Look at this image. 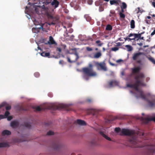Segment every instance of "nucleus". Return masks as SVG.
<instances>
[{"label": "nucleus", "mask_w": 155, "mask_h": 155, "mask_svg": "<svg viewBox=\"0 0 155 155\" xmlns=\"http://www.w3.org/2000/svg\"><path fill=\"white\" fill-rule=\"evenodd\" d=\"M132 73L135 75L136 73L138 74L135 75L134 77V79L136 80L135 82L133 84H128L127 85V87L134 89L136 91L140 94V97L142 99L145 100L146 97L144 94L143 91L139 89L140 86H145L146 84L143 82L145 78V75L143 73L140 72L141 68L140 66L135 67L132 68Z\"/></svg>", "instance_id": "1"}, {"label": "nucleus", "mask_w": 155, "mask_h": 155, "mask_svg": "<svg viewBox=\"0 0 155 155\" xmlns=\"http://www.w3.org/2000/svg\"><path fill=\"white\" fill-rule=\"evenodd\" d=\"M122 134L129 136L128 141L133 145L134 147H142L139 143L140 141L137 138V134L134 130L123 129L121 131Z\"/></svg>", "instance_id": "2"}, {"label": "nucleus", "mask_w": 155, "mask_h": 155, "mask_svg": "<svg viewBox=\"0 0 155 155\" xmlns=\"http://www.w3.org/2000/svg\"><path fill=\"white\" fill-rule=\"evenodd\" d=\"M93 65L91 64H89L88 67L83 68L82 69L83 73V78L86 80L89 79V77H94L97 76L96 72L93 70Z\"/></svg>", "instance_id": "3"}, {"label": "nucleus", "mask_w": 155, "mask_h": 155, "mask_svg": "<svg viewBox=\"0 0 155 155\" xmlns=\"http://www.w3.org/2000/svg\"><path fill=\"white\" fill-rule=\"evenodd\" d=\"M144 54L143 52H138L134 53L132 55V59L138 64H141L142 60L144 58L141 57V55Z\"/></svg>", "instance_id": "4"}, {"label": "nucleus", "mask_w": 155, "mask_h": 155, "mask_svg": "<svg viewBox=\"0 0 155 155\" xmlns=\"http://www.w3.org/2000/svg\"><path fill=\"white\" fill-rule=\"evenodd\" d=\"M61 145L59 142H56L53 143L52 147L54 150H59L61 148Z\"/></svg>", "instance_id": "5"}, {"label": "nucleus", "mask_w": 155, "mask_h": 155, "mask_svg": "<svg viewBox=\"0 0 155 155\" xmlns=\"http://www.w3.org/2000/svg\"><path fill=\"white\" fill-rule=\"evenodd\" d=\"M142 34V33H139L138 34L130 33L129 35V36H134V37L133 38V40H134L136 38H137L138 39H137V40L138 41L139 39V38L141 37Z\"/></svg>", "instance_id": "6"}, {"label": "nucleus", "mask_w": 155, "mask_h": 155, "mask_svg": "<svg viewBox=\"0 0 155 155\" xmlns=\"http://www.w3.org/2000/svg\"><path fill=\"white\" fill-rule=\"evenodd\" d=\"M108 84L110 87H112L113 86L118 85V82L116 80H112L109 81Z\"/></svg>", "instance_id": "7"}, {"label": "nucleus", "mask_w": 155, "mask_h": 155, "mask_svg": "<svg viewBox=\"0 0 155 155\" xmlns=\"http://www.w3.org/2000/svg\"><path fill=\"white\" fill-rule=\"evenodd\" d=\"M74 55L75 56V58L74 60H72L71 61L70 60V58L68 57H67V58L68 60V61L70 63H73V62H76L78 59L79 58V57L78 55V54L77 52H75L74 54Z\"/></svg>", "instance_id": "8"}, {"label": "nucleus", "mask_w": 155, "mask_h": 155, "mask_svg": "<svg viewBox=\"0 0 155 155\" xmlns=\"http://www.w3.org/2000/svg\"><path fill=\"white\" fill-rule=\"evenodd\" d=\"M60 107L64 108L65 107V105H63L59 107V106H55L54 105H51L48 106L47 108L48 109H58Z\"/></svg>", "instance_id": "9"}, {"label": "nucleus", "mask_w": 155, "mask_h": 155, "mask_svg": "<svg viewBox=\"0 0 155 155\" xmlns=\"http://www.w3.org/2000/svg\"><path fill=\"white\" fill-rule=\"evenodd\" d=\"M147 148L148 151L150 153H153L155 151V147L153 145H148Z\"/></svg>", "instance_id": "10"}, {"label": "nucleus", "mask_w": 155, "mask_h": 155, "mask_svg": "<svg viewBox=\"0 0 155 155\" xmlns=\"http://www.w3.org/2000/svg\"><path fill=\"white\" fill-rule=\"evenodd\" d=\"M6 110H10L11 108V106L10 105H8L5 102H3L0 105V108L3 107L5 106Z\"/></svg>", "instance_id": "11"}, {"label": "nucleus", "mask_w": 155, "mask_h": 155, "mask_svg": "<svg viewBox=\"0 0 155 155\" xmlns=\"http://www.w3.org/2000/svg\"><path fill=\"white\" fill-rule=\"evenodd\" d=\"M121 3L120 0H112L110 1V3L111 5H119V3Z\"/></svg>", "instance_id": "12"}, {"label": "nucleus", "mask_w": 155, "mask_h": 155, "mask_svg": "<svg viewBox=\"0 0 155 155\" xmlns=\"http://www.w3.org/2000/svg\"><path fill=\"white\" fill-rule=\"evenodd\" d=\"M59 5V2L57 0H53V1L51 3V5L54 6L55 8L58 7Z\"/></svg>", "instance_id": "13"}, {"label": "nucleus", "mask_w": 155, "mask_h": 155, "mask_svg": "<svg viewBox=\"0 0 155 155\" xmlns=\"http://www.w3.org/2000/svg\"><path fill=\"white\" fill-rule=\"evenodd\" d=\"M147 101L149 106L151 107H155V100H153L152 101L147 100Z\"/></svg>", "instance_id": "14"}, {"label": "nucleus", "mask_w": 155, "mask_h": 155, "mask_svg": "<svg viewBox=\"0 0 155 155\" xmlns=\"http://www.w3.org/2000/svg\"><path fill=\"white\" fill-rule=\"evenodd\" d=\"M19 125V123L17 121H13L12 122L11 124V126L13 128H16Z\"/></svg>", "instance_id": "15"}, {"label": "nucleus", "mask_w": 155, "mask_h": 155, "mask_svg": "<svg viewBox=\"0 0 155 155\" xmlns=\"http://www.w3.org/2000/svg\"><path fill=\"white\" fill-rule=\"evenodd\" d=\"M96 65L97 66L100 67L104 71H106L107 70L106 67L105 66V65L103 64L99 63H97Z\"/></svg>", "instance_id": "16"}, {"label": "nucleus", "mask_w": 155, "mask_h": 155, "mask_svg": "<svg viewBox=\"0 0 155 155\" xmlns=\"http://www.w3.org/2000/svg\"><path fill=\"white\" fill-rule=\"evenodd\" d=\"M100 134L106 140H109L111 141V140L110 138L108 137L107 135H105L103 132L102 131H100Z\"/></svg>", "instance_id": "17"}, {"label": "nucleus", "mask_w": 155, "mask_h": 155, "mask_svg": "<svg viewBox=\"0 0 155 155\" xmlns=\"http://www.w3.org/2000/svg\"><path fill=\"white\" fill-rule=\"evenodd\" d=\"M41 28L42 26H41L39 27L33 28L32 30L33 33H37L39 32L40 29Z\"/></svg>", "instance_id": "18"}, {"label": "nucleus", "mask_w": 155, "mask_h": 155, "mask_svg": "<svg viewBox=\"0 0 155 155\" xmlns=\"http://www.w3.org/2000/svg\"><path fill=\"white\" fill-rule=\"evenodd\" d=\"M102 55V54L101 52L96 53L94 54L93 58H98Z\"/></svg>", "instance_id": "19"}, {"label": "nucleus", "mask_w": 155, "mask_h": 155, "mask_svg": "<svg viewBox=\"0 0 155 155\" xmlns=\"http://www.w3.org/2000/svg\"><path fill=\"white\" fill-rule=\"evenodd\" d=\"M117 119V118L115 117H114L113 116H110L108 119H107L106 122L107 123H110V121L114 120Z\"/></svg>", "instance_id": "20"}, {"label": "nucleus", "mask_w": 155, "mask_h": 155, "mask_svg": "<svg viewBox=\"0 0 155 155\" xmlns=\"http://www.w3.org/2000/svg\"><path fill=\"white\" fill-rule=\"evenodd\" d=\"M76 122L78 124L80 125H86V123L84 121L80 119L77 120Z\"/></svg>", "instance_id": "21"}, {"label": "nucleus", "mask_w": 155, "mask_h": 155, "mask_svg": "<svg viewBox=\"0 0 155 155\" xmlns=\"http://www.w3.org/2000/svg\"><path fill=\"white\" fill-rule=\"evenodd\" d=\"M11 134V132L7 130H3L2 133V134L3 136H5V135H9Z\"/></svg>", "instance_id": "22"}, {"label": "nucleus", "mask_w": 155, "mask_h": 155, "mask_svg": "<svg viewBox=\"0 0 155 155\" xmlns=\"http://www.w3.org/2000/svg\"><path fill=\"white\" fill-rule=\"evenodd\" d=\"M9 147V144L6 143H0V147Z\"/></svg>", "instance_id": "23"}, {"label": "nucleus", "mask_w": 155, "mask_h": 155, "mask_svg": "<svg viewBox=\"0 0 155 155\" xmlns=\"http://www.w3.org/2000/svg\"><path fill=\"white\" fill-rule=\"evenodd\" d=\"M41 55L43 57H48L49 58L50 54L49 52H43L41 53Z\"/></svg>", "instance_id": "24"}, {"label": "nucleus", "mask_w": 155, "mask_h": 155, "mask_svg": "<svg viewBox=\"0 0 155 155\" xmlns=\"http://www.w3.org/2000/svg\"><path fill=\"white\" fill-rule=\"evenodd\" d=\"M49 41L48 43L50 44H54L55 43V42L54 40V39L52 36H50L49 38Z\"/></svg>", "instance_id": "25"}, {"label": "nucleus", "mask_w": 155, "mask_h": 155, "mask_svg": "<svg viewBox=\"0 0 155 155\" xmlns=\"http://www.w3.org/2000/svg\"><path fill=\"white\" fill-rule=\"evenodd\" d=\"M116 16V14L114 11H110V14L109 15V16L110 17H112L113 19H114V18Z\"/></svg>", "instance_id": "26"}, {"label": "nucleus", "mask_w": 155, "mask_h": 155, "mask_svg": "<svg viewBox=\"0 0 155 155\" xmlns=\"http://www.w3.org/2000/svg\"><path fill=\"white\" fill-rule=\"evenodd\" d=\"M127 49V50L128 51H131L133 50V48L132 46L129 45H127L125 46Z\"/></svg>", "instance_id": "27"}, {"label": "nucleus", "mask_w": 155, "mask_h": 155, "mask_svg": "<svg viewBox=\"0 0 155 155\" xmlns=\"http://www.w3.org/2000/svg\"><path fill=\"white\" fill-rule=\"evenodd\" d=\"M136 13L137 14L139 13H142L143 11V10L142 9H140V7H138L136 8Z\"/></svg>", "instance_id": "28"}, {"label": "nucleus", "mask_w": 155, "mask_h": 155, "mask_svg": "<svg viewBox=\"0 0 155 155\" xmlns=\"http://www.w3.org/2000/svg\"><path fill=\"white\" fill-rule=\"evenodd\" d=\"M135 27V21L134 20H132L130 22V27L132 28H134Z\"/></svg>", "instance_id": "29"}, {"label": "nucleus", "mask_w": 155, "mask_h": 155, "mask_svg": "<svg viewBox=\"0 0 155 155\" xmlns=\"http://www.w3.org/2000/svg\"><path fill=\"white\" fill-rule=\"evenodd\" d=\"M96 43L97 44V46L99 47L101 46L103 44V43H101L100 40L96 41Z\"/></svg>", "instance_id": "30"}, {"label": "nucleus", "mask_w": 155, "mask_h": 155, "mask_svg": "<svg viewBox=\"0 0 155 155\" xmlns=\"http://www.w3.org/2000/svg\"><path fill=\"white\" fill-rule=\"evenodd\" d=\"M105 29L107 30L111 31L112 29V27L111 25H107Z\"/></svg>", "instance_id": "31"}, {"label": "nucleus", "mask_w": 155, "mask_h": 155, "mask_svg": "<svg viewBox=\"0 0 155 155\" xmlns=\"http://www.w3.org/2000/svg\"><path fill=\"white\" fill-rule=\"evenodd\" d=\"M84 17L87 21H90L91 19V17L88 15H85L84 16Z\"/></svg>", "instance_id": "32"}, {"label": "nucleus", "mask_w": 155, "mask_h": 155, "mask_svg": "<svg viewBox=\"0 0 155 155\" xmlns=\"http://www.w3.org/2000/svg\"><path fill=\"white\" fill-rule=\"evenodd\" d=\"M24 125L25 127L29 128L31 127V125L28 122H25Z\"/></svg>", "instance_id": "33"}, {"label": "nucleus", "mask_w": 155, "mask_h": 155, "mask_svg": "<svg viewBox=\"0 0 155 155\" xmlns=\"http://www.w3.org/2000/svg\"><path fill=\"white\" fill-rule=\"evenodd\" d=\"M127 7V5L124 2H123L122 3V5L121 6V8H123L124 9H125Z\"/></svg>", "instance_id": "34"}, {"label": "nucleus", "mask_w": 155, "mask_h": 155, "mask_svg": "<svg viewBox=\"0 0 155 155\" xmlns=\"http://www.w3.org/2000/svg\"><path fill=\"white\" fill-rule=\"evenodd\" d=\"M43 3L45 5H48L50 3L52 0H44Z\"/></svg>", "instance_id": "35"}, {"label": "nucleus", "mask_w": 155, "mask_h": 155, "mask_svg": "<svg viewBox=\"0 0 155 155\" xmlns=\"http://www.w3.org/2000/svg\"><path fill=\"white\" fill-rule=\"evenodd\" d=\"M33 22L34 24L36 25H40V22L39 21H38L36 19H35L33 21Z\"/></svg>", "instance_id": "36"}, {"label": "nucleus", "mask_w": 155, "mask_h": 155, "mask_svg": "<svg viewBox=\"0 0 155 155\" xmlns=\"http://www.w3.org/2000/svg\"><path fill=\"white\" fill-rule=\"evenodd\" d=\"M148 59L151 61L153 64H155V60L152 57H148Z\"/></svg>", "instance_id": "37"}, {"label": "nucleus", "mask_w": 155, "mask_h": 155, "mask_svg": "<svg viewBox=\"0 0 155 155\" xmlns=\"http://www.w3.org/2000/svg\"><path fill=\"white\" fill-rule=\"evenodd\" d=\"M147 120L148 121L153 120L155 122V116L154 117H152L151 118H147Z\"/></svg>", "instance_id": "38"}, {"label": "nucleus", "mask_w": 155, "mask_h": 155, "mask_svg": "<svg viewBox=\"0 0 155 155\" xmlns=\"http://www.w3.org/2000/svg\"><path fill=\"white\" fill-rule=\"evenodd\" d=\"M33 108L35 109L36 110L38 111H40L42 109L39 106H37L36 107H33Z\"/></svg>", "instance_id": "39"}, {"label": "nucleus", "mask_w": 155, "mask_h": 155, "mask_svg": "<svg viewBox=\"0 0 155 155\" xmlns=\"http://www.w3.org/2000/svg\"><path fill=\"white\" fill-rule=\"evenodd\" d=\"M9 114H10V113L9 111H6L5 112L4 115V116L5 118H6L8 117V116L9 115Z\"/></svg>", "instance_id": "40"}, {"label": "nucleus", "mask_w": 155, "mask_h": 155, "mask_svg": "<svg viewBox=\"0 0 155 155\" xmlns=\"http://www.w3.org/2000/svg\"><path fill=\"white\" fill-rule=\"evenodd\" d=\"M130 37L129 36V35H128V36L126 38H124V39H125V41L126 40H129V41H131L132 40H133V38H130Z\"/></svg>", "instance_id": "41"}, {"label": "nucleus", "mask_w": 155, "mask_h": 155, "mask_svg": "<svg viewBox=\"0 0 155 155\" xmlns=\"http://www.w3.org/2000/svg\"><path fill=\"white\" fill-rule=\"evenodd\" d=\"M119 15L120 18H124L125 17V15L124 14L121 12L119 13Z\"/></svg>", "instance_id": "42"}, {"label": "nucleus", "mask_w": 155, "mask_h": 155, "mask_svg": "<svg viewBox=\"0 0 155 155\" xmlns=\"http://www.w3.org/2000/svg\"><path fill=\"white\" fill-rule=\"evenodd\" d=\"M54 134V132L51 131H49L47 133V135H51Z\"/></svg>", "instance_id": "43"}, {"label": "nucleus", "mask_w": 155, "mask_h": 155, "mask_svg": "<svg viewBox=\"0 0 155 155\" xmlns=\"http://www.w3.org/2000/svg\"><path fill=\"white\" fill-rule=\"evenodd\" d=\"M119 49V48L117 47H115L112 48L111 49V50L113 51H116L118 50Z\"/></svg>", "instance_id": "44"}, {"label": "nucleus", "mask_w": 155, "mask_h": 155, "mask_svg": "<svg viewBox=\"0 0 155 155\" xmlns=\"http://www.w3.org/2000/svg\"><path fill=\"white\" fill-rule=\"evenodd\" d=\"M20 109L21 110L27 111L28 110V107H21Z\"/></svg>", "instance_id": "45"}, {"label": "nucleus", "mask_w": 155, "mask_h": 155, "mask_svg": "<svg viewBox=\"0 0 155 155\" xmlns=\"http://www.w3.org/2000/svg\"><path fill=\"white\" fill-rule=\"evenodd\" d=\"M120 130V129L119 127H116L115 128V131L117 133H118Z\"/></svg>", "instance_id": "46"}, {"label": "nucleus", "mask_w": 155, "mask_h": 155, "mask_svg": "<svg viewBox=\"0 0 155 155\" xmlns=\"http://www.w3.org/2000/svg\"><path fill=\"white\" fill-rule=\"evenodd\" d=\"M91 143L92 145H96V141L94 140H92L91 142Z\"/></svg>", "instance_id": "47"}, {"label": "nucleus", "mask_w": 155, "mask_h": 155, "mask_svg": "<svg viewBox=\"0 0 155 155\" xmlns=\"http://www.w3.org/2000/svg\"><path fill=\"white\" fill-rule=\"evenodd\" d=\"M87 2L89 5H91L93 2V0H87Z\"/></svg>", "instance_id": "48"}, {"label": "nucleus", "mask_w": 155, "mask_h": 155, "mask_svg": "<svg viewBox=\"0 0 155 155\" xmlns=\"http://www.w3.org/2000/svg\"><path fill=\"white\" fill-rule=\"evenodd\" d=\"M34 75L36 77L38 78L40 74L38 72H36L34 74Z\"/></svg>", "instance_id": "49"}, {"label": "nucleus", "mask_w": 155, "mask_h": 155, "mask_svg": "<svg viewBox=\"0 0 155 155\" xmlns=\"http://www.w3.org/2000/svg\"><path fill=\"white\" fill-rule=\"evenodd\" d=\"M86 50L88 51H91L92 50V49L89 47H87L86 48Z\"/></svg>", "instance_id": "50"}, {"label": "nucleus", "mask_w": 155, "mask_h": 155, "mask_svg": "<svg viewBox=\"0 0 155 155\" xmlns=\"http://www.w3.org/2000/svg\"><path fill=\"white\" fill-rule=\"evenodd\" d=\"M47 16L48 18H51V19H53V16L52 15H51L49 14V13H48L47 14Z\"/></svg>", "instance_id": "51"}, {"label": "nucleus", "mask_w": 155, "mask_h": 155, "mask_svg": "<svg viewBox=\"0 0 155 155\" xmlns=\"http://www.w3.org/2000/svg\"><path fill=\"white\" fill-rule=\"evenodd\" d=\"M103 2V1L102 0H99L98 2L99 3V5H102V3ZM97 3V2H95V4L96 5H96Z\"/></svg>", "instance_id": "52"}, {"label": "nucleus", "mask_w": 155, "mask_h": 155, "mask_svg": "<svg viewBox=\"0 0 155 155\" xmlns=\"http://www.w3.org/2000/svg\"><path fill=\"white\" fill-rule=\"evenodd\" d=\"M5 118L4 115H0V119Z\"/></svg>", "instance_id": "53"}, {"label": "nucleus", "mask_w": 155, "mask_h": 155, "mask_svg": "<svg viewBox=\"0 0 155 155\" xmlns=\"http://www.w3.org/2000/svg\"><path fill=\"white\" fill-rule=\"evenodd\" d=\"M12 117L11 116H9V117H7V120H11L12 119Z\"/></svg>", "instance_id": "54"}, {"label": "nucleus", "mask_w": 155, "mask_h": 155, "mask_svg": "<svg viewBox=\"0 0 155 155\" xmlns=\"http://www.w3.org/2000/svg\"><path fill=\"white\" fill-rule=\"evenodd\" d=\"M99 10L100 12H102L104 10V8L101 6L99 7Z\"/></svg>", "instance_id": "55"}, {"label": "nucleus", "mask_w": 155, "mask_h": 155, "mask_svg": "<svg viewBox=\"0 0 155 155\" xmlns=\"http://www.w3.org/2000/svg\"><path fill=\"white\" fill-rule=\"evenodd\" d=\"M155 34V29L150 34V35L152 36L154 35Z\"/></svg>", "instance_id": "56"}, {"label": "nucleus", "mask_w": 155, "mask_h": 155, "mask_svg": "<svg viewBox=\"0 0 155 155\" xmlns=\"http://www.w3.org/2000/svg\"><path fill=\"white\" fill-rule=\"evenodd\" d=\"M86 101L88 103H90L92 101V100L91 99H87L86 100Z\"/></svg>", "instance_id": "57"}, {"label": "nucleus", "mask_w": 155, "mask_h": 155, "mask_svg": "<svg viewBox=\"0 0 155 155\" xmlns=\"http://www.w3.org/2000/svg\"><path fill=\"white\" fill-rule=\"evenodd\" d=\"M57 51H59V52H61V49L60 48L57 47Z\"/></svg>", "instance_id": "58"}, {"label": "nucleus", "mask_w": 155, "mask_h": 155, "mask_svg": "<svg viewBox=\"0 0 155 155\" xmlns=\"http://www.w3.org/2000/svg\"><path fill=\"white\" fill-rule=\"evenodd\" d=\"M121 45H122L121 43L120 42H118L117 43V46H120Z\"/></svg>", "instance_id": "59"}, {"label": "nucleus", "mask_w": 155, "mask_h": 155, "mask_svg": "<svg viewBox=\"0 0 155 155\" xmlns=\"http://www.w3.org/2000/svg\"><path fill=\"white\" fill-rule=\"evenodd\" d=\"M137 44L140 46H141L143 45L142 43L141 42H140V43H137Z\"/></svg>", "instance_id": "60"}, {"label": "nucleus", "mask_w": 155, "mask_h": 155, "mask_svg": "<svg viewBox=\"0 0 155 155\" xmlns=\"http://www.w3.org/2000/svg\"><path fill=\"white\" fill-rule=\"evenodd\" d=\"M152 5L153 7L155 8V2H152Z\"/></svg>", "instance_id": "61"}, {"label": "nucleus", "mask_w": 155, "mask_h": 155, "mask_svg": "<svg viewBox=\"0 0 155 155\" xmlns=\"http://www.w3.org/2000/svg\"><path fill=\"white\" fill-rule=\"evenodd\" d=\"M63 60H61L59 61V63L60 64H62L63 63Z\"/></svg>", "instance_id": "62"}, {"label": "nucleus", "mask_w": 155, "mask_h": 155, "mask_svg": "<svg viewBox=\"0 0 155 155\" xmlns=\"http://www.w3.org/2000/svg\"><path fill=\"white\" fill-rule=\"evenodd\" d=\"M122 61V60L121 59H119V60H117V63H119L121 61Z\"/></svg>", "instance_id": "63"}, {"label": "nucleus", "mask_w": 155, "mask_h": 155, "mask_svg": "<svg viewBox=\"0 0 155 155\" xmlns=\"http://www.w3.org/2000/svg\"><path fill=\"white\" fill-rule=\"evenodd\" d=\"M55 23L54 22H52L50 23V25H55Z\"/></svg>", "instance_id": "64"}]
</instances>
